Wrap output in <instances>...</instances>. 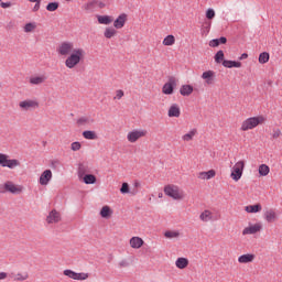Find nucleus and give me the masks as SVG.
<instances>
[{
  "label": "nucleus",
  "instance_id": "nucleus-25",
  "mask_svg": "<svg viewBox=\"0 0 282 282\" xmlns=\"http://www.w3.org/2000/svg\"><path fill=\"white\" fill-rule=\"evenodd\" d=\"M83 138L85 140H98V134H96V131L86 130L82 133Z\"/></svg>",
  "mask_w": 282,
  "mask_h": 282
},
{
  "label": "nucleus",
  "instance_id": "nucleus-41",
  "mask_svg": "<svg viewBox=\"0 0 282 282\" xmlns=\"http://www.w3.org/2000/svg\"><path fill=\"white\" fill-rule=\"evenodd\" d=\"M164 237H166V239H175L180 237V232L169 230V231H165Z\"/></svg>",
  "mask_w": 282,
  "mask_h": 282
},
{
  "label": "nucleus",
  "instance_id": "nucleus-5",
  "mask_svg": "<svg viewBox=\"0 0 282 282\" xmlns=\"http://www.w3.org/2000/svg\"><path fill=\"white\" fill-rule=\"evenodd\" d=\"M246 163L243 161H239L234 165V170L231 172V178L235 182H239L241 180V175H243V169Z\"/></svg>",
  "mask_w": 282,
  "mask_h": 282
},
{
  "label": "nucleus",
  "instance_id": "nucleus-4",
  "mask_svg": "<svg viewBox=\"0 0 282 282\" xmlns=\"http://www.w3.org/2000/svg\"><path fill=\"white\" fill-rule=\"evenodd\" d=\"M56 52L59 54V56H69V54L74 53V42H62L57 46Z\"/></svg>",
  "mask_w": 282,
  "mask_h": 282
},
{
  "label": "nucleus",
  "instance_id": "nucleus-34",
  "mask_svg": "<svg viewBox=\"0 0 282 282\" xmlns=\"http://www.w3.org/2000/svg\"><path fill=\"white\" fill-rule=\"evenodd\" d=\"M199 219L202 221H210V219H213V213H210V210H204L200 214Z\"/></svg>",
  "mask_w": 282,
  "mask_h": 282
},
{
  "label": "nucleus",
  "instance_id": "nucleus-46",
  "mask_svg": "<svg viewBox=\"0 0 282 282\" xmlns=\"http://www.w3.org/2000/svg\"><path fill=\"white\" fill-rule=\"evenodd\" d=\"M33 30H36V24L32 22L25 24L24 32H33Z\"/></svg>",
  "mask_w": 282,
  "mask_h": 282
},
{
  "label": "nucleus",
  "instance_id": "nucleus-19",
  "mask_svg": "<svg viewBox=\"0 0 282 282\" xmlns=\"http://www.w3.org/2000/svg\"><path fill=\"white\" fill-rule=\"evenodd\" d=\"M226 43H228V39L221 36L220 39L209 41V47H219V45H226Z\"/></svg>",
  "mask_w": 282,
  "mask_h": 282
},
{
  "label": "nucleus",
  "instance_id": "nucleus-11",
  "mask_svg": "<svg viewBox=\"0 0 282 282\" xmlns=\"http://www.w3.org/2000/svg\"><path fill=\"white\" fill-rule=\"evenodd\" d=\"M127 23V13H121L115 21H113V28L115 30H122L124 28V24Z\"/></svg>",
  "mask_w": 282,
  "mask_h": 282
},
{
  "label": "nucleus",
  "instance_id": "nucleus-59",
  "mask_svg": "<svg viewBox=\"0 0 282 282\" xmlns=\"http://www.w3.org/2000/svg\"><path fill=\"white\" fill-rule=\"evenodd\" d=\"M105 2L98 1L97 0V8H99L100 10H102V8H105Z\"/></svg>",
  "mask_w": 282,
  "mask_h": 282
},
{
  "label": "nucleus",
  "instance_id": "nucleus-57",
  "mask_svg": "<svg viewBox=\"0 0 282 282\" xmlns=\"http://www.w3.org/2000/svg\"><path fill=\"white\" fill-rule=\"evenodd\" d=\"M0 193L1 194H6L7 193V191H6V183L0 184Z\"/></svg>",
  "mask_w": 282,
  "mask_h": 282
},
{
  "label": "nucleus",
  "instance_id": "nucleus-61",
  "mask_svg": "<svg viewBox=\"0 0 282 282\" xmlns=\"http://www.w3.org/2000/svg\"><path fill=\"white\" fill-rule=\"evenodd\" d=\"M42 0H29L30 3H41Z\"/></svg>",
  "mask_w": 282,
  "mask_h": 282
},
{
  "label": "nucleus",
  "instance_id": "nucleus-60",
  "mask_svg": "<svg viewBox=\"0 0 282 282\" xmlns=\"http://www.w3.org/2000/svg\"><path fill=\"white\" fill-rule=\"evenodd\" d=\"M246 58H248V54H247V53H243V54L240 56V61H246Z\"/></svg>",
  "mask_w": 282,
  "mask_h": 282
},
{
  "label": "nucleus",
  "instance_id": "nucleus-63",
  "mask_svg": "<svg viewBox=\"0 0 282 282\" xmlns=\"http://www.w3.org/2000/svg\"><path fill=\"white\" fill-rule=\"evenodd\" d=\"M159 197L162 198V197H163V194H162V193H159Z\"/></svg>",
  "mask_w": 282,
  "mask_h": 282
},
{
  "label": "nucleus",
  "instance_id": "nucleus-24",
  "mask_svg": "<svg viewBox=\"0 0 282 282\" xmlns=\"http://www.w3.org/2000/svg\"><path fill=\"white\" fill-rule=\"evenodd\" d=\"M6 166H7V169H17V166H21V162H19V160H17V159L10 160L7 158V162L3 165V167H6Z\"/></svg>",
  "mask_w": 282,
  "mask_h": 282
},
{
  "label": "nucleus",
  "instance_id": "nucleus-12",
  "mask_svg": "<svg viewBox=\"0 0 282 282\" xmlns=\"http://www.w3.org/2000/svg\"><path fill=\"white\" fill-rule=\"evenodd\" d=\"M52 181V170H45L40 176L41 186H47Z\"/></svg>",
  "mask_w": 282,
  "mask_h": 282
},
{
  "label": "nucleus",
  "instance_id": "nucleus-3",
  "mask_svg": "<svg viewBox=\"0 0 282 282\" xmlns=\"http://www.w3.org/2000/svg\"><path fill=\"white\" fill-rule=\"evenodd\" d=\"M164 193L165 195H167V197H171L172 199L176 200H180L184 197V192L175 185H166L164 187Z\"/></svg>",
  "mask_w": 282,
  "mask_h": 282
},
{
  "label": "nucleus",
  "instance_id": "nucleus-31",
  "mask_svg": "<svg viewBox=\"0 0 282 282\" xmlns=\"http://www.w3.org/2000/svg\"><path fill=\"white\" fill-rule=\"evenodd\" d=\"M195 135H197V129H193L188 133L184 134L182 140H184V142H191Z\"/></svg>",
  "mask_w": 282,
  "mask_h": 282
},
{
  "label": "nucleus",
  "instance_id": "nucleus-44",
  "mask_svg": "<svg viewBox=\"0 0 282 282\" xmlns=\"http://www.w3.org/2000/svg\"><path fill=\"white\" fill-rule=\"evenodd\" d=\"M85 173H87V165L82 163V164H79V167H78L79 177H83V175H85Z\"/></svg>",
  "mask_w": 282,
  "mask_h": 282
},
{
  "label": "nucleus",
  "instance_id": "nucleus-39",
  "mask_svg": "<svg viewBox=\"0 0 282 282\" xmlns=\"http://www.w3.org/2000/svg\"><path fill=\"white\" fill-rule=\"evenodd\" d=\"M63 274L64 276H68V279L76 281V271H73L72 269L64 270Z\"/></svg>",
  "mask_w": 282,
  "mask_h": 282
},
{
  "label": "nucleus",
  "instance_id": "nucleus-15",
  "mask_svg": "<svg viewBox=\"0 0 282 282\" xmlns=\"http://www.w3.org/2000/svg\"><path fill=\"white\" fill-rule=\"evenodd\" d=\"M182 111L180 110V106L177 104H173L167 112L169 118H180Z\"/></svg>",
  "mask_w": 282,
  "mask_h": 282
},
{
  "label": "nucleus",
  "instance_id": "nucleus-62",
  "mask_svg": "<svg viewBox=\"0 0 282 282\" xmlns=\"http://www.w3.org/2000/svg\"><path fill=\"white\" fill-rule=\"evenodd\" d=\"M134 186H135V187L140 186V183H138V182H137V183H134Z\"/></svg>",
  "mask_w": 282,
  "mask_h": 282
},
{
  "label": "nucleus",
  "instance_id": "nucleus-1",
  "mask_svg": "<svg viewBox=\"0 0 282 282\" xmlns=\"http://www.w3.org/2000/svg\"><path fill=\"white\" fill-rule=\"evenodd\" d=\"M85 56V50L83 48H75L73 53L66 58L65 66L68 67V69H74L76 65L83 61V57Z\"/></svg>",
  "mask_w": 282,
  "mask_h": 282
},
{
  "label": "nucleus",
  "instance_id": "nucleus-10",
  "mask_svg": "<svg viewBox=\"0 0 282 282\" xmlns=\"http://www.w3.org/2000/svg\"><path fill=\"white\" fill-rule=\"evenodd\" d=\"M263 226L261 223L251 225L242 230V235H257V232H261Z\"/></svg>",
  "mask_w": 282,
  "mask_h": 282
},
{
  "label": "nucleus",
  "instance_id": "nucleus-43",
  "mask_svg": "<svg viewBox=\"0 0 282 282\" xmlns=\"http://www.w3.org/2000/svg\"><path fill=\"white\" fill-rule=\"evenodd\" d=\"M89 273H76L75 281H87Z\"/></svg>",
  "mask_w": 282,
  "mask_h": 282
},
{
  "label": "nucleus",
  "instance_id": "nucleus-30",
  "mask_svg": "<svg viewBox=\"0 0 282 282\" xmlns=\"http://www.w3.org/2000/svg\"><path fill=\"white\" fill-rule=\"evenodd\" d=\"M111 207L109 206H104L100 210V216L104 218V219H109V217H111Z\"/></svg>",
  "mask_w": 282,
  "mask_h": 282
},
{
  "label": "nucleus",
  "instance_id": "nucleus-49",
  "mask_svg": "<svg viewBox=\"0 0 282 282\" xmlns=\"http://www.w3.org/2000/svg\"><path fill=\"white\" fill-rule=\"evenodd\" d=\"M206 19H209V20L215 19V10L208 9V10L206 11Z\"/></svg>",
  "mask_w": 282,
  "mask_h": 282
},
{
  "label": "nucleus",
  "instance_id": "nucleus-36",
  "mask_svg": "<svg viewBox=\"0 0 282 282\" xmlns=\"http://www.w3.org/2000/svg\"><path fill=\"white\" fill-rule=\"evenodd\" d=\"M163 45H165V46L175 45V36L174 35H167L166 37H164Z\"/></svg>",
  "mask_w": 282,
  "mask_h": 282
},
{
  "label": "nucleus",
  "instance_id": "nucleus-22",
  "mask_svg": "<svg viewBox=\"0 0 282 282\" xmlns=\"http://www.w3.org/2000/svg\"><path fill=\"white\" fill-rule=\"evenodd\" d=\"M264 219L268 221V224H274V221H276V213H274L272 209L265 212Z\"/></svg>",
  "mask_w": 282,
  "mask_h": 282
},
{
  "label": "nucleus",
  "instance_id": "nucleus-47",
  "mask_svg": "<svg viewBox=\"0 0 282 282\" xmlns=\"http://www.w3.org/2000/svg\"><path fill=\"white\" fill-rule=\"evenodd\" d=\"M120 193L122 195H127V193H129V183H122L121 188H120Z\"/></svg>",
  "mask_w": 282,
  "mask_h": 282
},
{
  "label": "nucleus",
  "instance_id": "nucleus-42",
  "mask_svg": "<svg viewBox=\"0 0 282 282\" xmlns=\"http://www.w3.org/2000/svg\"><path fill=\"white\" fill-rule=\"evenodd\" d=\"M215 62L216 63H224V51H218L216 54H215Z\"/></svg>",
  "mask_w": 282,
  "mask_h": 282
},
{
  "label": "nucleus",
  "instance_id": "nucleus-40",
  "mask_svg": "<svg viewBox=\"0 0 282 282\" xmlns=\"http://www.w3.org/2000/svg\"><path fill=\"white\" fill-rule=\"evenodd\" d=\"M84 182L86 184H94L96 182V175H94V174H86L84 176Z\"/></svg>",
  "mask_w": 282,
  "mask_h": 282
},
{
  "label": "nucleus",
  "instance_id": "nucleus-29",
  "mask_svg": "<svg viewBox=\"0 0 282 282\" xmlns=\"http://www.w3.org/2000/svg\"><path fill=\"white\" fill-rule=\"evenodd\" d=\"M116 34H118V31L113 28H106V30L104 32L105 39H113V36H116Z\"/></svg>",
  "mask_w": 282,
  "mask_h": 282
},
{
  "label": "nucleus",
  "instance_id": "nucleus-56",
  "mask_svg": "<svg viewBox=\"0 0 282 282\" xmlns=\"http://www.w3.org/2000/svg\"><path fill=\"white\" fill-rule=\"evenodd\" d=\"M12 2H1L0 8H11Z\"/></svg>",
  "mask_w": 282,
  "mask_h": 282
},
{
  "label": "nucleus",
  "instance_id": "nucleus-50",
  "mask_svg": "<svg viewBox=\"0 0 282 282\" xmlns=\"http://www.w3.org/2000/svg\"><path fill=\"white\" fill-rule=\"evenodd\" d=\"M77 124H89V117H82L77 120Z\"/></svg>",
  "mask_w": 282,
  "mask_h": 282
},
{
  "label": "nucleus",
  "instance_id": "nucleus-18",
  "mask_svg": "<svg viewBox=\"0 0 282 282\" xmlns=\"http://www.w3.org/2000/svg\"><path fill=\"white\" fill-rule=\"evenodd\" d=\"M85 12H94L98 8V0H90L82 7Z\"/></svg>",
  "mask_w": 282,
  "mask_h": 282
},
{
  "label": "nucleus",
  "instance_id": "nucleus-16",
  "mask_svg": "<svg viewBox=\"0 0 282 282\" xmlns=\"http://www.w3.org/2000/svg\"><path fill=\"white\" fill-rule=\"evenodd\" d=\"M130 246L134 250H140V248H142V246H144V240L140 237H132L130 239Z\"/></svg>",
  "mask_w": 282,
  "mask_h": 282
},
{
  "label": "nucleus",
  "instance_id": "nucleus-23",
  "mask_svg": "<svg viewBox=\"0 0 282 282\" xmlns=\"http://www.w3.org/2000/svg\"><path fill=\"white\" fill-rule=\"evenodd\" d=\"M238 261L240 263H252V261H254V254L252 253L242 254L238 258Z\"/></svg>",
  "mask_w": 282,
  "mask_h": 282
},
{
  "label": "nucleus",
  "instance_id": "nucleus-8",
  "mask_svg": "<svg viewBox=\"0 0 282 282\" xmlns=\"http://www.w3.org/2000/svg\"><path fill=\"white\" fill-rule=\"evenodd\" d=\"M20 109H23V111H30L32 109H39V101L26 99L19 102Z\"/></svg>",
  "mask_w": 282,
  "mask_h": 282
},
{
  "label": "nucleus",
  "instance_id": "nucleus-33",
  "mask_svg": "<svg viewBox=\"0 0 282 282\" xmlns=\"http://www.w3.org/2000/svg\"><path fill=\"white\" fill-rule=\"evenodd\" d=\"M261 204L249 205L246 207L247 213H261Z\"/></svg>",
  "mask_w": 282,
  "mask_h": 282
},
{
  "label": "nucleus",
  "instance_id": "nucleus-55",
  "mask_svg": "<svg viewBox=\"0 0 282 282\" xmlns=\"http://www.w3.org/2000/svg\"><path fill=\"white\" fill-rule=\"evenodd\" d=\"M122 96H124V91L123 90H117V95L115 98H117V100H120V98H122Z\"/></svg>",
  "mask_w": 282,
  "mask_h": 282
},
{
  "label": "nucleus",
  "instance_id": "nucleus-35",
  "mask_svg": "<svg viewBox=\"0 0 282 282\" xmlns=\"http://www.w3.org/2000/svg\"><path fill=\"white\" fill-rule=\"evenodd\" d=\"M268 61H270V53L263 52L259 55V63L261 65H265V63H268Z\"/></svg>",
  "mask_w": 282,
  "mask_h": 282
},
{
  "label": "nucleus",
  "instance_id": "nucleus-45",
  "mask_svg": "<svg viewBox=\"0 0 282 282\" xmlns=\"http://www.w3.org/2000/svg\"><path fill=\"white\" fill-rule=\"evenodd\" d=\"M119 268H129L131 265V261H129V259H122L119 263H118Z\"/></svg>",
  "mask_w": 282,
  "mask_h": 282
},
{
  "label": "nucleus",
  "instance_id": "nucleus-58",
  "mask_svg": "<svg viewBox=\"0 0 282 282\" xmlns=\"http://www.w3.org/2000/svg\"><path fill=\"white\" fill-rule=\"evenodd\" d=\"M4 279H8V273L0 272V281H3Z\"/></svg>",
  "mask_w": 282,
  "mask_h": 282
},
{
  "label": "nucleus",
  "instance_id": "nucleus-52",
  "mask_svg": "<svg viewBox=\"0 0 282 282\" xmlns=\"http://www.w3.org/2000/svg\"><path fill=\"white\" fill-rule=\"evenodd\" d=\"M61 166V161L54 160L51 162V169H58Z\"/></svg>",
  "mask_w": 282,
  "mask_h": 282
},
{
  "label": "nucleus",
  "instance_id": "nucleus-7",
  "mask_svg": "<svg viewBox=\"0 0 282 282\" xmlns=\"http://www.w3.org/2000/svg\"><path fill=\"white\" fill-rule=\"evenodd\" d=\"M175 87H177V79H175V77H170L169 82L163 85L162 91L165 96H171Z\"/></svg>",
  "mask_w": 282,
  "mask_h": 282
},
{
  "label": "nucleus",
  "instance_id": "nucleus-6",
  "mask_svg": "<svg viewBox=\"0 0 282 282\" xmlns=\"http://www.w3.org/2000/svg\"><path fill=\"white\" fill-rule=\"evenodd\" d=\"M4 188L7 193H11V195H21L23 193V187L14 184L12 181H7Z\"/></svg>",
  "mask_w": 282,
  "mask_h": 282
},
{
  "label": "nucleus",
  "instance_id": "nucleus-53",
  "mask_svg": "<svg viewBox=\"0 0 282 282\" xmlns=\"http://www.w3.org/2000/svg\"><path fill=\"white\" fill-rule=\"evenodd\" d=\"M280 135H281V130H280V129H276V130H274V132H273V134H272V138H273L274 140H276V138H280Z\"/></svg>",
  "mask_w": 282,
  "mask_h": 282
},
{
  "label": "nucleus",
  "instance_id": "nucleus-28",
  "mask_svg": "<svg viewBox=\"0 0 282 282\" xmlns=\"http://www.w3.org/2000/svg\"><path fill=\"white\" fill-rule=\"evenodd\" d=\"M181 96H191L193 94V86L191 85H183L180 89Z\"/></svg>",
  "mask_w": 282,
  "mask_h": 282
},
{
  "label": "nucleus",
  "instance_id": "nucleus-32",
  "mask_svg": "<svg viewBox=\"0 0 282 282\" xmlns=\"http://www.w3.org/2000/svg\"><path fill=\"white\" fill-rule=\"evenodd\" d=\"M259 171V175H261V177H265V175H269L270 173V166L265 165V164H261L258 169Z\"/></svg>",
  "mask_w": 282,
  "mask_h": 282
},
{
  "label": "nucleus",
  "instance_id": "nucleus-20",
  "mask_svg": "<svg viewBox=\"0 0 282 282\" xmlns=\"http://www.w3.org/2000/svg\"><path fill=\"white\" fill-rule=\"evenodd\" d=\"M10 278L13 279V281H28V279H30V274H28V272L11 273Z\"/></svg>",
  "mask_w": 282,
  "mask_h": 282
},
{
  "label": "nucleus",
  "instance_id": "nucleus-26",
  "mask_svg": "<svg viewBox=\"0 0 282 282\" xmlns=\"http://www.w3.org/2000/svg\"><path fill=\"white\" fill-rule=\"evenodd\" d=\"M223 66L227 67L228 69H232V67H241V62H235V61H223Z\"/></svg>",
  "mask_w": 282,
  "mask_h": 282
},
{
  "label": "nucleus",
  "instance_id": "nucleus-27",
  "mask_svg": "<svg viewBox=\"0 0 282 282\" xmlns=\"http://www.w3.org/2000/svg\"><path fill=\"white\" fill-rule=\"evenodd\" d=\"M175 265L178 268V270H184V268H188V259L178 258L175 262Z\"/></svg>",
  "mask_w": 282,
  "mask_h": 282
},
{
  "label": "nucleus",
  "instance_id": "nucleus-9",
  "mask_svg": "<svg viewBox=\"0 0 282 282\" xmlns=\"http://www.w3.org/2000/svg\"><path fill=\"white\" fill-rule=\"evenodd\" d=\"M144 135H147V131H144V130H133V131L128 133L127 139H128L129 142L133 143V142H138L139 138H144Z\"/></svg>",
  "mask_w": 282,
  "mask_h": 282
},
{
  "label": "nucleus",
  "instance_id": "nucleus-37",
  "mask_svg": "<svg viewBox=\"0 0 282 282\" xmlns=\"http://www.w3.org/2000/svg\"><path fill=\"white\" fill-rule=\"evenodd\" d=\"M45 83V77H31L30 84L31 85H43Z\"/></svg>",
  "mask_w": 282,
  "mask_h": 282
},
{
  "label": "nucleus",
  "instance_id": "nucleus-51",
  "mask_svg": "<svg viewBox=\"0 0 282 282\" xmlns=\"http://www.w3.org/2000/svg\"><path fill=\"white\" fill-rule=\"evenodd\" d=\"M8 162V155L0 153V166H4V164Z\"/></svg>",
  "mask_w": 282,
  "mask_h": 282
},
{
  "label": "nucleus",
  "instance_id": "nucleus-21",
  "mask_svg": "<svg viewBox=\"0 0 282 282\" xmlns=\"http://www.w3.org/2000/svg\"><path fill=\"white\" fill-rule=\"evenodd\" d=\"M216 172L215 170H209L207 172H200L198 174V180H213V177H215Z\"/></svg>",
  "mask_w": 282,
  "mask_h": 282
},
{
  "label": "nucleus",
  "instance_id": "nucleus-48",
  "mask_svg": "<svg viewBox=\"0 0 282 282\" xmlns=\"http://www.w3.org/2000/svg\"><path fill=\"white\" fill-rule=\"evenodd\" d=\"M80 147H82V144H80V142H78V141H75V142H73V143L70 144L72 151H80Z\"/></svg>",
  "mask_w": 282,
  "mask_h": 282
},
{
  "label": "nucleus",
  "instance_id": "nucleus-2",
  "mask_svg": "<svg viewBox=\"0 0 282 282\" xmlns=\"http://www.w3.org/2000/svg\"><path fill=\"white\" fill-rule=\"evenodd\" d=\"M263 122H265V118L261 116L248 118L242 122L241 131H250V129H254L259 124H263Z\"/></svg>",
  "mask_w": 282,
  "mask_h": 282
},
{
  "label": "nucleus",
  "instance_id": "nucleus-13",
  "mask_svg": "<svg viewBox=\"0 0 282 282\" xmlns=\"http://www.w3.org/2000/svg\"><path fill=\"white\" fill-rule=\"evenodd\" d=\"M47 224H58L61 221V213L53 209L50 212L48 216L46 217Z\"/></svg>",
  "mask_w": 282,
  "mask_h": 282
},
{
  "label": "nucleus",
  "instance_id": "nucleus-14",
  "mask_svg": "<svg viewBox=\"0 0 282 282\" xmlns=\"http://www.w3.org/2000/svg\"><path fill=\"white\" fill-rule=\"evenodd\" d=\"M215 76L214 70H207L202 74V78L205 80L206 85H213V83H215Z\"/></svg>",
  "mask_w": 282,
  "mask_h": 282
},
{
  "label": "nucleus",
  "instance_id": "nucleus-17",
  "mask_svg": "<svg viewBox=\"0 0 282 282\" xmlns=\"http://www.w3.org/2000/svg\"><path fill=\"white\" fill-rule=\"evenodd\" d=\"M97 21L100 25H111L113 17L111 15H97Z\"/></svg>",
  "mask_w": 282,
  "mask_h": 282
},
{
  "label": "nucleus",
  "instance_id": "nucleus-54",
  "mask_svg": "<svg viewBox=\"0 0 282 282\" xmlns=\"http://www.w3.org/2000/svg\"><path fill=\"white\" fill-rule=\"evenodd\" d=\"M32 10H33V12H39L41 10V2H35Z\"/></svg>",
  "mask_w": 282,
  "mask_h": 282
},
{
  "label": "nucleus",
  "instance_id": "nucleus-38",
  "mask_svg": "<svg viewBox=\"0 0 282 282\" xmlns=\"http://www.w3.org/2000/svg\"><path fill=\"white\" fill-rule=\"evenodd\" d=\"M59 3L58 2H50L46 6V10L47 12H56V10H58Z\"/></svg>",
  "mask_w": 282,
  "mask_h": 282
}]
</instances>
